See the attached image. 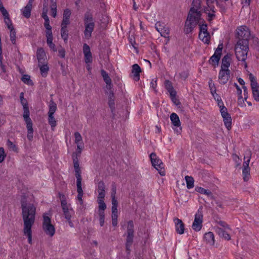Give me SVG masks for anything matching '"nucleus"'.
Masks as SVG:
<instances>
[{
  "instance_id": "obj_47",
  "label": "nucleus",
  "mask_w": 259,
  "mask_h": 259,
  "mask_svg": "<svg viewBox=\"0 0 259 259\" xmlns=\"http://www.w3.org/2000/svg\"><path fill=\"white\" fill-rule=\"evenodd\" d=\"M44 26L46 29V34L52 33V27L50 25L49 19L45 20Z\"/></svg>"
},
{
  "instance_id": "obj_25",
  "label": "nucleus",
  "mask_w": 259,
  "mask_h": 259,
  "mask_svg": "<svg viewBox=\"0 0 259 259\" xmlns=\"http://www.w3.org/2000/svg\"><path fill=\"white\" fill-rule=\"evenodd\" d=\"M195 191L201 194H203L207 195L208 197H210L211 199H213V194L209 190L205 189L201 187L197 186L195 187Z\"/></svg>"
},
{
  "instance_id": "obj_33",
  "label": "nucleus",
  "mask_w": 259,
  "mask_h": 259,
  "mask_svg": "<svg viewBox=\"0 0 259 259\" xmlns=\"http://www.w3.org/2000/svg\"><path fill=\"white\" fill-rule=\"evenodd\" d=\"M250 167H243L242 176L244 181L247 182L249 179L250 175Z\"/></svg>"
},
{
  "instance_id": "obj_39",
  "label": "nucleus",
  "mask_w": 259,
  "mask_h": 259,
  "mask_svg": "<svg viewBox=\"0 0 259 259\" xmlns=\"http://www.w3.org/2000/svg\"><path fill=\"white\" fill-rule=\"evenodd\" d=\"M247 156H244V161L243 164V167H249V163L250 162V157H251V151H246Z\"/></svg>"
},
{
  "instance_id": "obj_36",
  "label": "nucleus",
  "mask_w": 259,
  "mask_h": 259,
  "mask_svg": "<svg viewBox=\"0 0 259 259\" xmlns=\"http://www.w3.org/2000/svg\"><path fill=\"white\" fill-rule=\"evenodd\" d=\"M185 180L188 189H191L194 187V180L192 177L186 176L185 177Z\"/></svg>"
},
{
  "instance_id": "obj_22",
  "label": "nucleus",
  "mask_w": 259,
  "mask_h": 259,
  "mask_svg": "<svg viewBox=\"0 0 259 259\" xmlns=\"http://www.w3.org/2000/svg\"><path fill=\"white\" fill-rule=\"evenodd\" d=\"M215 230L216 232L220 236V237L227 240H229L231 239L230 235L224 229L220 227H217L216 228Z\"/></svg>"
},
{
  "instance_id": "obj_41",
  "label": "nucleus",
  "mask_w": 259,
  "mask_h": 259,
  "mask_svg": "<svg viewBox=\"0 0 259 259\" xmlns=\"http://www.w3.org/2000/svg\"><path fill=\"white\" fill-rule=\"evenodd\" d=\"M10 30V40L13 45L16 42V32L14 28L9 29Z\"/></svg>"
},
{
  "instance_id": "obj_18",
  "label": "nucleus",
  "mask_w": 259,
  "mask_h": 259,
  "mask_svg": "<svg viewBox=\"0 0 259 259\" xmlns=\"http://www.w3.org/2000/svg\"><path fill=\"white\" fill-rule=\"evenodd\" d=\"M203 239L206 243L209 245H213L214 244V236L213 233L211 232L206 233Z\"/></svg>"
},
{
  "instance_id": "obj_60",
  "label": "nucleus",
  "mask_w": 259,
  "mask_h": 259,
  "mask_svg": "<svg viewBox=\"0 0 259 259\" xmlns=\"http://www.w3.org/2000/svg\"><path fill=\"white\" fill-rule=\"evenodd\" d=\"M71 14V11L69 9H66L64 11L63 14V18L70 19Z\"/></svg>"
},
{
  "instance_id": "obj_12",
  "label": "nucleus",
  "mask_w": 259,
  "mask_h": 259,
  "mask_svg": "<svg viewBox=\"0 0 259 259\" xmlns=\"http://www.w3.org/2000/svg\"><path fill=\"white\" fill-rule=\"evenodd\" d=\"M223 49V44H219L215 51L214 54L210 57L209 62L210 64L214 63V66L218 65L220 61Z\"/></svg>"
},
{
  "instance_id": "obj_15",
  "label": "nucleus",
  "mask_w": 259,
  "mask_h": 259,
  "mask_svg": "<svg viewBox=\"0 0 259 259\" xmlns=\"http://www.w3.org/2000/svg\"><path fill=\"white\" fill-rule=\"evenodd\" d=\"M164 85L165 89L170 94V98L172 101H174V99H176L177 93L174 89L171 82L169 80H165L164 81Z\"/></svg>"
},
{
  "instance_id": "obj_57",
  "label": "nucleus",
  "mask_w": 259,
  "mask_h": 259,
  "mask_svg": "<svg viewBox=\"0 0 259 259\" xmlns=\"http://www.w3.org/2000/svg\"><path fill=\"white\" fill-rule=\"evenodd\" d=\"M83 53L84 55L91 53L90 48L87 44H84L83 46Z\"/></svg>"
},
{
  "instance_id": "obj_19",
  "label": "nucleus",
  "mask_w": 259,
  "mask_h": 259,
  "mask_svg": "<svg viewBox=\"0 0 259 259\" xmlns=\"http://www.w3.org/2000/svg\"><path fill=\"white\" fill-rule=\"evenodd\" d=\"M98 192L99 198L105 196V184L103 181H100L98 184Z\"/></svg>"
},
{
  "instance_id": "obj_38",
  "label": "nucleus",
  "mask_w": 259,
  "mask_h": 259,
  "mask_svg": "<svg viewBox=\"0 0 259 259\" xmlns=\"http://www.w3.org/2000/svg\"><path fill=\"white\" fill-rule=\"evenodd\" d=\"M74 143L77 145V146L79 145L80 144H84L82 141V138L80 134V133L78 132H76L74 133Z\"/></svg>"
},
{
  "instance_id": "obj_44",
  "label": "nucleus",
  "mask_w": 259,
  "mask_h": 259,
  "mask_svg": "<svg viewBox=\"0 0 259 259\" xmlns=\"http://www.w3.org/2000/svg\"><path fill=\"white\" fill-rule=\"evenodd\" d=\"M22 81L24 83L28 85H32L33 82L30 79V76L27 74H24L22 76L21 78Z\"/></svg>"
},
{
  "instance_id": "obj_2",
  "label": "nucleus",
  "mask_w": 259,
  "mask_h": 259,
  "mask_svg": "<svg viewBox=\"0 0 259 259\" xmlns=\"http://www.w3.org/2000/svg\"><path fill=\"white\" fill-rule=\"evenodd\" d=\"M200 0H193L192 7L189 12L184 26V32L186 34L192 33L194 28L200 22L201 12L199 10L201 8Z\"/></svg>"
},
{
  "instance_id": "obj_40",
  "label": "nucleus",
  "mask_w": 259,
  "mask_h": 259,
  "mask_svg": "<svg viewBox=\"0 0 259 259\" xmlns=\"http://www.w3.org/2000/svg\"><path fill=\"white\" fill-rule=\"evenodd\" d=\"M63 212V214L65 216V218L66 220H69V219L71 218V215L73 213V210L71 208H67L65 209H62Z\"/></svg>"
},
{
  "instance_id": "obj_20",
  "label": "nucleus",
  "mask_w": 259,
  "mask_h": 259,
  "mask_svg": "<svg viewBox=\"0 0 259 259\" xmlns=\"http://www.w3.org/2000/svg\"><path fill=\"white\" fill-rule=\"evenodd\" d=\"M36 56L38 63L43 64L45 63L46 53L42 48H40L37 49Z\"/></svg>"
},
{
  "instance_id": "obj_21",
  "label": "nucleus",
  "mask_w": 259,
  "mask_h": 259,
  "mask_svg": "<svg viewBox=\"0 0 259 259\" xmlns=\"http://www.w3.org/2000/svg\"><path fill=\"white\" fill-rule=\"evenodd\" d=\"M231 58L229 54H227L224 56L222 60L221 69H229L228 68L230 65Z\"/></svg>"
},
{
  "instance_id": "obj_58",
  "label": "nucleus",
  "mask_w": 259,
  "mask_h": 259,
  "mask_svg": "<svg viewBox=\"0 0 259 259\" xmlns=\"http://www.w3.org/2000/svg\"><path fill=\"white\" fill-rule=\"evenodd\" d=\"M51 12H52V16L54 18L56 17L57 15V5H54L53 6H51Z\"/></svg>"
},
{
  "instance_id": "obj_54",
  "label": "nucleus",
  "mask_w": 259,
  "mask_h": 259,
  "mask_svg": "<svg viewBox=\"0 0 259 259\" xmlns=\"http://www.w3.org/2000/svg\"><path fill=\"white\" fill-rule=\"evenodd\" d=\"M220 107V111L221 113L222 116L223 115H225L227 114H228L227 109V108L224 105V104H223V106H219Z\"/></svg>"
},
{
  "instance_id": "obj_7",
  "label": "nucleus",
  "mask_w": 259,
  "mask_h": 259,
  "mask_svg": "<svg viewBox=\"0 0 259 259\" xmlns=\"http://www.w3.org/2000/svg\"><path fill=\"white\" fill-rule=\"evenodd\" d=\"M249 45L236 44L235 47V55L238 61L245 62L249 51Z\"/></svg>"
},
{
  "instance_id": "obj_43",
  "label": "nucleus",
  "mask_w": 259,
  "mask_h": 259,
  "mask_svg": "<svg viewBox=\"0 0 259 259\" xmlns=\"http://www.w3.org/2000/svg\"><path fill=\"white\" fill-rule=\"evenodd\" d=\"M48 122L52 129L56 126V120L54 115H48Z\"/></svg>"
},
{
  "instance_id": "obj_11",
  "label": "nucleus",
  "mask_w": 259,
  "mask_h": 259,
  "mask_svg": "<svg viewBox=\"0 0 259 259\" xmlns=\"http://www.w3.org/2000/svg\"><path fill=\"white\" fill-rule=\"evenodd\" d=\"M203 215L202 212L198 209L195 215V219L193 223L192 228L195 231H200L202 227Z\"/></svg>"
},
{
  "instance_id": "obj_10",
  "label": "nucleus",
  "mask_w": 259,
  "mask_h": 259,
  "mask_svg": "<svg viewBox=\"0 0 259 259\" xmlns=\"http://www.w3.org/2000/svg\"><path fill=\"white\" fill-rule=\"evenodd\" d=\"M200 32L199 34V38L203 42L206 44L210 43V35L207 31V25L206 23L199 25Z\"/></svg>"
},
{
  "instance_id": "obj_48",
  "label": "nucleus",
  "mask_w": 259,
  "mask_h": 259,
  "mask_svg": "<svg viewBox=\"0 0 259 259\" xmlns=\"http://www.w3.org/2000/svg\"><path fill=\"white\" fill-rule=\"evenodd\" d=\"M161 35L164 37H167L169 33V30L168 27H164L162 29V31L159 32Z\"/></svg>"
},
{
  "instance_id": "obj_62",
  "label": "nucleus",
  "mask_w": 259,
  "mask_h": 259,
  "mask_svg": "<svg viewBox=\"0 0 259 259\" xmlns=\"http://www.w3.org/2000/svg\"><path fill=\"white\" fill-rule=\"evenodd\" d=\"M116 187L115 183L112 184V189H111V198L114 197H116Z\"/></svg>"
},
{
  "instance_id": "obj_1",
  "label": "nucleus",
  "mask_w": 259,
  "mask_h": 259,
  "mask_svg": "<svg viewBox=\"0 0 259 259\" xmlns=\"http://www.w3.org/2000/svg\"><path fill=\"white\" fill-rule=\"evenodd\" d=\"M22 215L24 222V235L28 237L29 244L32 243V227L34 224L36 207L30 203H27L24 199L21 201Z\"/></svg>"
},
{
  "instance_id": "obj_64",
  "label": "nucleus",
  "mask_w": 259,
  "mask_h": 259,
  "mask_svg": "<svg viewBox=\"0 0 259 259\" xmlns=\"http://www.w3.org/2000/svg\"><path fill=\"white\" fill-rule=\"evenodd\" d=\"M112 201V208L117 207L118 206V201L116 198V197H112L111 198Z\"/></svg>"
},
{
  "instance_id": "obj_6",
  "label": "nucleus",
  "mask_w": 259,
  "mask_h": 259,
  "mask_svg": "<svg viewBox=\"0 0 259 259\" xmlns=\"http://www.w3.org/2000/svg\"><path fill=\"white\" fill-rule=\"evenodd\" d=\"M134 225L133 221L131 220L127 222V231L124 236H126L125 249L127 254L131 252V247L134 242Z\"/></svg>"
},
{
  "instance_id": "obj_27",
  "label": "nucleus",
  "mask_w": 259,
  "mask_h": 259,
  "mask_svg": "<svg viewBox=\"0 0 259 259\" xmlns=\"http://www.w3.org/2000/svg\"><path fill=\"white\" fill-rule=\"evenodd\" d=\"M170 118L173 125L176 127H179L181 125L179 117L176 113H171L170 116Z\"/></svg>"
},
{
  "instance_id": "obj_31",
  "label": "nucleus",
  "mask_w": 259,
  "mask_h": 259,
  "mask_svg": "<svg viewBox=\"0 0 259 259\" xmlns=\"http://www.w3.org/2000/svg\"><path fill=\"white\" fill-rule=\"evenodd\" d=\"M32 7L26 5L21 10L23 15L26 18H29L31 15Z\"/></svg>"
},
{
  "instance_id": "obj_37",
  "label": "nucleus",
  "mask_w": 259,
  "mask_h": 259,
  "mask_svg": "<svg viewBox=\"0 0 259 259\" xmlns=\"http://www.w3.org/2000/svg\"><path fill=\"white\" fill-rule=\"evenodd\" d=\"M108 104L112 110L114 108V94L113 91H110L109 93Z\"/></svg>"
},
{
  "instance_id": "obj_16",
  "label": "nucleus",
  "mask_w": 259,
  "mask_h": 259,
  "mask_svg": "<svg viewBox=\"0 0 259 259\" xmlns=\"http://www.w3.org/2000/svg\"><path fill=\"white\" fill-rule=\"evenodd\" d=\"M176 225V230L177 233L179 234H183L184 233L185 225L182 221L178 218L174 219Z\"/></svg>"
},
{
  "instance_id": "obj_52",
  "label": "nucleus",
  "mask_w": 259,
  "mask_h": 259,
  "mask_svg": "<svg viewBox=\"0 0 259 259\" xmlns=\"http://www.w3.org/2000/svg\"><path fill=\"white\" fill-rule=\"evenodd\" d=\"M6 157V154H5L4 149L3 147H0V163L4 160Z\"/></svg>"
},
{
  "instance_id": "obj_4",
  "label": "nucleus",
  "mask_w": 259,
  "mask_h": 259,
  "mask_svg": "<svg viewBox=\"0 0 259 259\" xmlns=\"http://www.w3.org/2000/svg\"><path fill=\"white\" fill-rule=\"evenodd\" d=\"M83 22L85 28L83 31L84 38L89 39L92 37V34L95 26L93 14L89 10L87 11L84 15Z\"/></svg>"
},
{
  "instance_id": "obj_24",
  "label": "nucleus",
  "mask_w": 259,
  "mask_h": 259,
  "mask_svg": "<svg viewBox=\"0 0 259 259\" xmlns=\"http://www.w3.org/2000/svg\"><path fill=\"white\" fill-rule=\"evenodd\" d=\"M104 198L105 197H102V198H99L98 197L97 202L99 204V213H105V210L106 209L107 206L104 202Z\"/></svg>"
},
{
  "instance_id": "obj_56",
  "label": "nucleus",
  "mask_w": 259,
  "mask_h": 259,
  "mask_svg": "<svg viewBox=\"0 0 259 259\" xmlns=\"http://www.w3.org/2000/svg\"><path fill=\"white\" fill-rule=\"evenodd\" d=\"M0 11L2 13L3 16H6H6L8 15V12L6 10V9L4 8V7L3 5V3L1 0H0Z\"/></svg>"
},
{
  "instance_id": "obj_13",
  "label": "nucleus",
  "mask_w": 259,
  "mask_h": 259,
  "mask_svg": "<svg viewBox=\"0 0 259 259\" xmlns=\"http://www.w3.org/2000/svg\"><path fill=\"white\" fill-rule=\"evenodd\" d=\"M230 70L229 69H221L219 74V81L222 84H226L230 78Z\"/></svg>"
},
{
  "instance_id": "obj_30",
  "label": "nucleus",
  "mask_w": 259,
  "mask_h": 259,
  "mask_svg": "<svg viewBox=\"0 0 259 259\" xmlns=\"http://www.w3.org/2000/svg\"><path fill=\"white\" fill-rule=\"evenodd\" d=\"M47 35V43L49 47L54 51H56V47L54 44L53 43V35L52 33L46 34Z\"/></svg>"
},
{
  "instance_id": "obj_34",
  "label": "nucleus",
  "mask_w": 259,
  "mask_h": 259,
  "mask_svg": "<svg viewBox=\"0 0 259 259\" xmlns=\"http://www.w3.org/2000/svg\"><path fill=\"white\" fill-rule=\"evenodd\" d=\"M61 35L64 42L66 43L68 38V30L67 27H62L61 28Z\"/></svg>"
},
{
  "instance_id": "obj_23",
  "label": "nucleus",
  "mask_w": 259,
  "mask_h": 259,
  "mask_svg": "<svg viewBox=\"0 0 259 259\" xmlns=\"http://www.w3.org/2000/svg\"><path fill=\"white\" fill-rule=\"evenodd\" d=\"M225 125L228 130H230L232 127V118L231 115L228 113L225 115L222 116Z\"/></svg>"
},
{
  "instance_id": "obj_61",
  "label": "nucleus",
  "mask_w": 259,
  "mask_h": 259,
  "mask_svg": "<svg viewBox=\"0 0 259 259\" xmlns=\"http://www.w3.org/2000/svg\"><path fill=\"white\" fill-rule=\"evenodd\" d=\"M233 85L236 88V89L237 90V93L238 95H239L238 100H239L240 99H242V96H241L242 91H241V89L238 85V84L235 82L234 83Z\"/></svg>"
},
{
  "instance_id": "obj_29",
  "label": "nucleus",
  "mask_w": 259,
  "mask_h": 259,
  "mask_svg": "<svg viewBox=\"0 0 259 259\" xmlns=\"http://www.w3.org/2000/svg\"><path fill=\"white\" fill-rule=\"evenodd\" d=\"M84 148V144H80L77 146V148L75 152L72 154V159H78V157L80 156L82 150Z\"/></svg>"
},
{
  "instance_id": "obj_26",
  "label": "nucleus",
  "mask_w": 259,
  "mask_h": 259,
  "mask_svg": "<svg viewBox=\"0 0 259 259\" xmlns=\"http://www.w3.org/2000/svg\"><path fill=\"white\" fill-rule=\"evenodd\" d=\"M76 186H77V192L78 193L77 194V199L79 202V203L80 205L83 204V200L82 199L83 192L81 188V183H76Z\"/></svg>"
},
{
  "instance_id": "obj_49",
  "label": "nucleus",
  "mask_w": 259,
  "mask_h": 259,
  "mask_svg": "<svg viewBox=\"0 0 259 259\" xmlns=\"http://www.w3.org/2000/svg\"><path fill=\"white\" fill-rule=\"evenodd\" d=\"M84 55V61L85 63H91L93 61V57L91 53L89 54H85Z\"/></svg>"
},
{
  "instance_id": "obj_17",
  "label": "nucleus",
  "mask_w": 259,
  "mask_h": 259,
  "mask_svg": "<svg viewBox=\"0 0 259 259\" xmlns=\"http://www.w3.org/2000/svg\"><path fill=\"white\" fill-rule=\"evenodd\" d=\"M141 69L139 65L137 64H135L132 66V73L133 78L134 80L138 81L140 79V73L141 72Z\"/></svg>"
},
{
  "instance_id": "obj_3",
  "label": "nucleus",
  "mask_w": 259,
  "mask_h": 259,
  "mask_svg": "<svg viewBox=\"0 0 259 259\" xmlns=\"http://www.w3.org/2000/svg\"><path fill=\"white\" fill-rule=\"evenodd\" d=\"M20 99L21 103L23 107V118L26 124V127L27 129V138L29 141H31L33 137V129L32 127L33 123L32 120L30 118V112L28 102L27 100L24 99V93L23 92L20 93Z\"/></svg>"
},
{
  "instance_id": "obj_50",
  "label": "nucleus",
  "mask_w": 259,
  "mask_h": 259,
  "mask_svg": "<svg viewBox=\"0 0 259 259\" xmlns=\"http://www.w3.org/2000/svg\"><path fill=\"white\" fill-rule=\"evenodd\" d=\"M215 100L217 102L218 106H222L224 104L220 96L217 93L213 96Z\"/></svg>"
},
{
  "instance_id": "obj_63",
  "label": "nucleus",
  "mask_w": 259,
  "mask_h": 259,
  "mask_svg": "<svg viewBox=\"0 0 259 259\" xmlns=\"http://www.w3.org/2000/svg\"><path fill=\"white\" fill-rule=\"evenodd\" d=\"M249 79L250 81V86L251 87H252L253 83H254V84H256V85L258 84L257 82L255 80V79L254 76L252 74H250L249 75Z\"/></svg>"
},
{
  "instance_id": "obj_53",
  "label": "nucleus",
  "mask_w": 259,
  "mask_h": 259,
  "mask_svg": "<svg viewBox=\"0 0 259 259\" xmlns=\"http://www.w3.org/2000/svg\"><path fill=\"white\" fill-rule=\"evenodd\" d=\"M70 24L69 18H63L61 23L62 27H67V25Z\"/></svg>"
},
{
  "instance_id": "obj_32",
  "label": "nucleus",
  "mask_w": 259,
  "mask_h": 259,
  "mask_svg": "<svg viewBox=\"0 0 259 259\" xmlns=\"http://www.w3.org/2000/svg\"><path fill=\"white\" fill-rule=\"evenodd\" d=\"M38 66L40 70L41 74L43 77H46L48 74L49 71V67L47 64H39Z\"/></svg>"
},
{
  "instance_id": "obj_9",
  "label": "nucleus",
  "mask_w": 259,
  "mask_h": 259,
  "mask_svg": "<svg viewBox=\"0 0 259 259\" xmlns=\"http://www.w3.org/2000/svg\"><path fill=\"white\" fill-rule=\"evenodd\" d=\"M42 229L46 234L50 237H52L55 232V228L51 224V218L46 213L43 215Z\"/></svg>"
},
{
  "instance_id": "obj_51",
  "label": "nucleus",
  "mask_w": 259,
  "mask_h": 259,
  "mask_svg": "<svg viewBox=\"0 0 259 259\" xmlns=\"http://www.w3.org/2000/svg\"><path fill=\"white\" fill-rule=\"evenodd\" d=\"M7 145L9 148L12 149L13 151H16L17 150L16 146L10 140L7 141Z\"/></svg>"
},
{
  "instance_id": "obj_55",
  "label": "nucleus",
  "mask_w": 259,
  "mask_h": 259,
  "mask_svg": "<svg viewBox=\"0 0 259 259\" xmlns=\"http://www.w3.org/2000/svg\"><path fill=\"white\" fill-rule=\"evenodd\" d=\"M99 222L101 227L103 226L105 221V213H99Z\"/></svg>"
},
{
  "instance_id": "obj_46",
  "label": "nucleus",
  "mask_w": 259,
  "mask_h": 259,
  "mask_svg": "<svg viewBox=\"0 0 259 259\" xmlns=\"http://www.w3.org/2000/svg\"><path fill=\"white\" fill-rule=\"evenodd\" d=\"M208 84L211 94H212V96H214V94H216V88L214 84L212 82V79H209Z\"/></svg>"
},
{
  "instance_id": "obj_28",
  "label": "nucleus",
  "mask_w": 259,
  "mask_h": 259,
  "mask_svg": "<svg viewBox=\"0 0 259 259\" xmlns=\"http://www.w3.org/2000/svg\"><path fill=\"white\" fill-rule=\"evenodd\" d=\"M253 97L254 100L258 102L259 101V85L258 84L256 85L254 83H253L252 87H251Z\"/></svg>"
},
{
  "instance_id": "obj_59",
  "label": "nucleus",
  "mask_w": 259,
  "mask_h": 259,
  "mask_svg": "<svg viewBox=\"0 0 259 259\" xmlns=\"http://www.w3.org/2000/svg\"><path fill=\"white\" fill-rule=\"evenodd\" d=\"M164 27V24L161 23L160 22H158L156 23V24H155V28L159 32H160L161 31H162V29Z\"/></svg>"
},
{
  "instance_id": "obj_5",
  "label": "nucleus",
  "mask_w": 259,
  "mask_h": 259,
  "mask_svg": "<svg viewBox=\"0 0 259 259\" xmlns=\"http://www.w3.org/2000/svg\"><path fill=\"white\" fill-rule=\"evenodd\" d=\"M236 31L238 38L237 44L249 45L251 34L248 27L245 25H242L237 28Z\"/></svg>"
},
{
  "instance_id": "obj_8",
  "label": "nucleus",
  "mask_w": 259,
  "mask_h": 259,
  "mask_svg": "<svg viewBox=\"0 0 259 259\" xmlns=\"http://www.w3.org/2000/svg\"><path fill=\"white\" fill-rule=\"evenodd\" d=\"M150 160L152 166L158 171L159 174L162 176H165V172L164 169V164L162 161L157 156L156 154L152 152L150 156Z\"/></svg>"
},
{
  "instance_id": "obj_45",
  "label": "nucleus",
  "mask_w": 259,
  "mask_h": 259,
  "mask_svg": "<svg viewBox=\"0 0 259 259\" xmlns=\"http://www.w3.org/2000/svg\"><path fill=\"white\" fill-rule=\"evenodd\" d=\"M4 17L5 23L7 25L8 29H11L13 28L14 27L10 19L9 13H8V15H7V16H6Z\"/></svg>"
},
{
  "instance_id": "obj_42",
  "label": "nucleus",
  "mask_w": 259,
  "mask_h": 259,
  "mask_svg": "<svg viewBox=\"0 0 259 259\" xmlns=\"http://www.w3.org/2000/svg\"><path fill=\"white\" fill-rule=\"evenodd\" d=\"M101 73L104 81L106 83L112 81L111 79L108 75V73L104 69L101 70Z\"/></svg>"
},
{
  "instance_id": "obj_14",
  "label": "nucleus",
  "mask_w": 259,
  "mask_h": 259,
  "mask_svg": "<svg viewBox=\"0 0 259 259\" xmlns=\"http://www.w3.org/2000/svg\"><path fill=\"white\" fill-rule=\"evenodd\" d=\"M73 166L75 171V176L76 178V183H81L82 178L81 176V169L79 167L78 159H72Z\"/></svg>"
},
{
  "instance_id": "obj_35",
  "label": "nucleus",
  "mask_w": 259,
  "mask_h": 259,
  "mask_svg": "<svg viewBox=\"0 0 259 259\" xmlns=\"http://www.w3.org/2000/svg\"><path fill=\"white\" fill-rule=\"evenodd\" d=\"M56 110L57 104L53 101V100H51L50 102L48 115H54Z\"/></svg>"
}]
</instances>
